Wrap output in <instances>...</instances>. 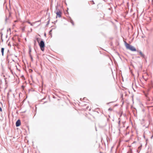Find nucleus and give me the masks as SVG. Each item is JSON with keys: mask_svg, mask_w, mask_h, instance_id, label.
<instances>
[{"mask_svg": "<svg viewBox=\"0 0 153 153\" xmlns=\"http://www.w3.org/2000/svg\"><path fill=\"white\" fill-rule=\"evenodd\" d=\"M146 153H147V152H146Z\"/></svg>", "mask_w": 153, "mask_h": 153, "instance_id": "nucleus-33", "label": "nucleus"}, {"mask_svg": "<svg viewBox=\"0 0 153 153\" xmlns=\"http://www.w3.org/2000/svg\"><path fill=\"white\" fill-rule=\"evenodd\" d=\"M112 109L111 108H109L108 109V110L109 111H112Z\"/></svg>", "mask_w": 153, "mask_h": 153, "instance_id": "nucleus-15", "label": "nucleus"}, {"mask_svg": "<svg viewBox=\"0 0 153 153\" xmlns=\"http://www.w3.org/2000/svg\"><path fill=\"white\" fill-rule=\"evenodd\" d=\"M21 124V121L20 120H18L16 122V127H19Z\"/></svg>", "mask_w": 153, "mask_h": 153, "instance_id": "nucleus-3", "label": "nucleus"}, {"mask_svg": "<svg viewBox=\"0 0 153 153\" xmlns=\"http://www.w3.org/2000/svg\"><path fill=\"white\" fill-rule=\"evenodd\" d=\"M46 102H47V101H45V102L44 103H46Z\"/></svg>", "mask_w": 153, "mask_h": 153, "instance_id": "nucleus-28", "label": "nucleus"}, {"mask_svg": "<svg viewBox=\"0 0 153 153\" xmlns=\"http://www.w3.org/2000/svg\"><path fill=\"white\" fill-rule=\"evenodd\" d=\"M3 29H4V28H2V29H1V31H2V30H3Z\"/></svg>", "mask_w": 153, "mask_h": 153, "instance_id": "nucleus-24", "label": "nucleus"}, {"mask_svg": "<svg viewBox=\"0 0 153 153\" xmlns=\"http://www.w3.org/2000/svg\"><path fill=\"white\" fill-rule=\"evenodd\" d=\"M0 103L1 104V102H0Z\"/></svg>", "mask_w": 153, "mask_h": 153, "instance_id": "nucleus-32", "label": "nucleus"}, {"mask_svg": "<svg viewBox=\"0 0 153 153\" xmlns=\"http://www.w3.org/2000/svg\"><path fill=\"white\" fill-rule=\"evenodd\" d=\"M2 109L0 107V111L1 112L2 111Z\"/></svg>", "mask_w": 153, "mask_h": 153, "instance_id": "nucleus-17", "label": "nucleus"}, {"mask_svg": "<svg viewBox=\"0 0 153 153\" xmlns=\"http://www.w3.org/2000/svg\"><path fill=\"white\" fill-rule=\"evenodd\" d=\"M139 53L141 55V56L142 57H143V58H145V55H144V54H143L142 53V52L141 51H139Z\"/></svg>", "mask_w": 153, "mask_h": 153, "instance_id": "nucleus-5", "label": "nucleus"}, {"mask_svg": "<svg viewBox=\"0 0 153 153\" xmlns=\"http://www.w3.org/2000/svg\"><path fill=\"white\" fill-rule=\"evenodd\" d=\"M39 45L41 51H43L45 50V44L44 42L43 39H41V41L39 43Z\"/></svg>", "mask_w": 153, "mask_h": 153, "instance_id": "nucleus-2", "label": "nucleus"}, {"mask_svg": "<svg viewBox=\"0 0 153 153\" xmlns=\"http://www.w3.org/2000/svg\"><path fill=\"white\" fill-rule=\"evenodd\" d=\"M153 137V136L152 135V136H151V139H152V138Z\"/></svg>", "mask_w": 153, "mask_h": 153, "instance_id": "nucleus-27", "label": "nucleus"}, {"mask_svg": "<svg viewBox=\"0 0 153 153\" xmlns=\"http://www.w3.org/2000/svg\"><path fill=\"white\" fill-rule=\"evenodd\" d=\"M0 34L1 35V38H2V37L3 33H2V32H1L0 33Z\"/></svg>", "mask_w": 153, "mask_h": 153, "instance_id": "nucleus-13", "label": "nucleus"}, {"mask_svg": "<svg viewBox=\"0 0 153 153\" xmlns=\"http://www.w3.org/2000/svg\"><path fill=\"white\" fill-rule=\"evenodd\" d=\"M30 71L32 72L33 71L32 69H30Z\"/></svg>", "mask_w": 153, "mask_h": 153, "instance_id": "nucleus-23", "label": "nucleus"}, {"mask_svg": "<svg viewBox=\"0 0 153 153\" xmlns=\"http://www.w3.org/2000/svg\"><path fill=\"white\" fill-rule=\"evenodd\" d=\"M21 77H23L24 78V76L23 75Z\"/></svg>", "mask_w": 153, "mask_h": 153, "instance_id": "nucleus-26", "label": "nucleus"}, {"mask_svg": "<svg viewBox=\"0 0 153 153\" xmlns=\"http://www.w3.org/2000/svg\"><path fill=\"white\" fill-rule=\"evenodd\" d=\"M125 45L127 49H129L132 51H137L135 48L130 45L127 43L126 42H125Z\"/></svg>", "mask_w": 153, "mask_h": 153, "instance_id": "nucleus-1", "label": "nucleus"}, {"mask_svg": "<svg viewBox=\"0 0 153 153\" xmlns=\"http://www.w3.org/2000/svg\"><path fill=\"white\" fill-rule=\"evenodd\" d=\"M7 19L6 18V21Z\"/></svg>", "mask_w": 153, "mask_h": 153, "instance_id": "nucleus-31", "label": "nucleus"}, {"mask_svg": "<svg viewBox=\"0 0 153 153\" xmlns=\"http://www.w3.org/2000/svg\"><path fill=\"white\" fill-rule=\"evenodd\" d=\"M29 56H30V58L31 59V61H33V58L31 54L29 55Z\"/></svg>", "mask_w": 153, "mask_h": 153, "instance_id": "nucleus-10", "label": "nucleus"}, {"mask_svg": "<svg viewBox=\"0 0 153 153\" xmlns=\"http://www.w3.org/2000/svg\"><path fill=\"white\" fill-rule=\"evenodd\" d=\"M24 30V28H23V29H22V30Z\"/></svg>", "mask_w": 153, "mask_h": 153, "instance_id": "nucleus-29", "label": "nucleus"}, {"mask_svg": "<svg viewBox=\"0 0 153 153\" xmlns=\"http://www.w3.org/2000/svg\"><path fill=\"white\" fill-rule=\"evenodd\" d=\"M11 29L10 28H9L7 30V31H10Z\"/></svg>", "mask_w": 153, "mask_h": 153, "instance_id": "nucleus-19", "label": "nucleus"}, {"mask_svg": "<svg viewBox=\"0 0 153 153\" xmlns=\"http://www.w3.org/2000/svg\"><path fill=\"white\" fill-rule=\"evenodd\" d=\"M28 23H29V24H30L31 25H32L31 24V23L30 22H28Z\"/></svg>", "mask_w": 153, "mask_h": 153, "instance_id": "nucleus-21", "label": "nucleus"}, {"mask_svg": "<svg viewBox=\"0 0 153 153\" xmlns=\"http://www.w3.org/2000/svg\"><path fill=\"white\" fill-rule=\"evenodd\" d=\"M110 102L107 103V105H108L109 104H110L111 103H112V102Z\"/></svg>", "mask_w": 153, "mask_h": 153, "instance_id": "nucleus-16", "label": "nucleus"}, {"mask_svg": "<svg viewBox=\"0 0 153 153\" xmlns=\"http://www.w3.org/2000/svg\"><path fill=\"white\" fill-rule=\"evenodd\" d=\"M91 1L92 2V4H95L94 2V1L93 0L92 1Z\"/></svg>", "mask_w": 153, "mask_h": 153, "instance_id": "nucleus-18", "label": "nucleus"}, {"mask_svg": "<svg viewBox=\"0 0 153 153\" xmlns=\"http://www.w3.org/2000/svg\"><path fill=\"white\" fill-rule=\"evenodd\" d=\"M49 22H50V19H49L48 20V21L47 24H46V25H48L49 24Z\"/></svg>", "mask_w": 153, "mask_h": 153, "instance_id": "nucleus-14", "label": "nucleus"}, {"mask_svg": "<svg viewBox=\"0 0 153 153\" xmlns=\"http://www.w3.org/2000/svg\"><path fill=\"white\" fill-rule=\"evenodd\" d=\"M70 22L73 25H74V23L72 20L71 19V18L70 17Z\"/></svg>", "mask_w": 153, "mask_h": 153, "instance_id": "nucleus-7", "label": "nucleus"}, {"mask_svg": "<svg viewBox=\"0 0 153 153\" xmlns=\"http://www.w3.org/2000/svg\"><path fill=\"white\" fill-rule=\"evenodd\" d=\"M52 29H51L49 31V35H51V32L52 31Z\"/></svg>", "mask_w": 153, "mask_h": 153, "instance_id": "nucleus-12", "label": "nucleus"}, {"mask_svg": "<svg viewBox=\"0 0 153 153\" xmlns=\"http://www.w3.org/2000/svg\"><path fill=\"white\" fill-rule=\"evenodd\" d=\"M56 10L57 11H58V10L59 11V10L58 9V6H56Z\"/></svg>", "mask_w": 153, "mask_h": 153, "instance_id": "nucleus-11", "label": "nucleus"}, {"mask_svg": "<svg viewBox=\"0 0 153 153\" xmlns=\"http://www.w3.org/2000/svg\"><path fill=\"white\" fill-rule=\"evenodd\" d=\"M1 52L2 56H4V48H1Z\"/></svg>", "mask_w": 153, "mask_h": 153, "instance_id": "nucleus-6", "label": "nucleus"}, {"mask_svg": "<svg viewBox=\"0 0 153 153\" xmlns=\"http://www.w3.org/2000/svg\"><path fill=\"white\" fill-rule=\"evenodd\" d=\"M1 40L2 42H3V39H2V38H1Z\"/></svg>", "mask_w": 153, "mask_h": 153, "instance_id": "nucleus-22", "label": "nucleus"}, {"mask_svg": "<svg viewBox=\"0 0 153 153\" xmlns=\"http://www.w3.org/2000/svg\"><path fill=\"white\" fill-rule=\"evenodd\" d=\"M34 45H35L36 44V40L34 41Z\"/></svg>", "mask_w": 153, "mask_h": 153, "instance_id": "nucleus-20", "label": "nucleus"}, {"mask_svg": "<svg viewBox=\"0 0 153 153\" xmlns=\"http://www.w3.org/2000/svg\"><path fill=\"white\" fill-rule=\"evenodd\" d=\"M7 35H6V37H7Z\"/></svg>", "mask_w": 153, "mask_h": 153, "instance_id": "nucleus-30", "label": "nucleus"}, {"mask_svg": "<svg viewBox=\"0 0 153 153\" xmlns=\"http://www.w3.org/2000/svg\"><path fill=\"white\" fill-rule=\"evenodd\" d=\"M56 14L57 16H58L59 17H61L62 13L59 10V11H57V12H56Z\"/></svg>", "mask_w": 153, "mask_h": 153, "instance_id": "nucleus-4", "label": "nucleus"}, {"mask_svg": "<svg viewBox=\"0 0 153 153\" xmlns=\"http://www.w3.org/2000/svg\"><path fill=\"white\" fill-rule=\"evenodd\" d=\"M31 51V48L30 47L29 48V55L31 54L30 53Z\"/></svg>", "mask_w": 153, "mask_h": 153, "instance_id": "nucleus-8", "label": "nucleus"}, {"mask_svg": "<svg viewBox=\"0 0 153 153\" xmlns=\"http://www.w3.org/2000/svg\"><path fill=\"white\" fill-rule=\"evenodd\" d=\"M44 36H46V33H44Z\"/></svg>", "mask_w": 153, "mask_h": 153, "instance_id": "nucleus-25", "label": "nucleus"}, {"mask_svg": "<svg viewBox=\"0 0 153 153\" xmlns=\"http://www.w3.org/2000/svg\"><path fill=\"white\" fill-rule=\"evenodd\" d=\"M40 38H36V40L37 41V42H38V43H39V40H40Z\"/></svg>", "mask_w": 153, "mask_h": 153, "instance_id": "nucleus-9", "label": "nucleus"}]
</instances>
